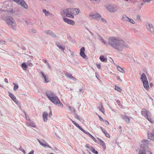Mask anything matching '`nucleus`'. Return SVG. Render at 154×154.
<instances>
[{"instance_id": "nucleus-1", "label": "nucleus", "mask_w": 154, "mask_h": 154, "mask_svg": "<svg viewBox=\"0 0 154 154\" xmlns=\"http://www.w3.org/2000/svg\"><path fill=\"white\" fill-rule=\"evenodd\" d=\"M108 44L115 49L122 51L125 48L129 47L128 45L122 39L116 37H110Z\"/></svg>"}, {"instance_id": "nucleus-2", "label": "nucleus", "mask_w": 154, "mask_h": 154, "mask_svg": "<svg viewBox=\"0 0 154 154\" xmlns=\"http://www.w3.org/2000/svg\"><path fill=\"white\" fill-rule=\"evenodd\" d=\"M46 94L48 98L54 104L63 107V104L60 102L58 97L54 93L51 91H48L46 92Z\"/></svg>"}, {"instance_id": "nucleus-3", "label": "nucleus", "mask_w": 154, "mask_h": 154, "mask_svg": "<svg viewBox=\"0 0 154 154\" xmlns=\"http://www.w3.org/2000/svg\"><path fill=\"white\" fill-rule=\"evenodd\" d=\"M5 22L10 28L16 30L17 24L14 20L12 17L7 18L5 20Z\"/></svg>"}, {"instance_id": "nucleus-4", "label": "nucleus", "mask_w": 154, "mask_h": 154, "mask_svg": "<svg viewBox=\"0 0 154 154\" xmlns=\"http://www.w3.org/2000/svg\"><path fill=\"white\" fill-rule=\"evenodd\" d=\"M140 79L143 83L144 88L146 90H148L149 88L148 82L146 76L144 73L142 74Z\"/></svg>"}, {"instance_id": "nucleus-5", "label": "nucleus", "mask_w": 154, "mask_h": 154, "mask_svg": "<svg viewBox=\"0 0 154 154\" xmlns=\"http://www.w3.org/2000/svg\"><path fill=\"white\" fill-rule=\"evenodd\" d=\"M64 14L66 15V16L70 17L73 18L74 16L73 15V12L72 11V8H68L63 11Z\"/></svg>"}, {"instance_id": "nucleus-6", "label": "nucleus", "mask_w": 154, "mask_h": 154, "mask_svg": "<svg viewBox=\"0 0 154 154\" xmlns=\"http://www.w3.org/2000/svg\"><path fill=\"white\" fill-rule=\"evenodd\" d=\"M145 25L146 29L150 32L153 34H154V28L152 25L150 23L146 22Z\"/></svg>"}, {"instance_id": "nucleus-7", "label": "nucleus", "mask_w": 154, "mask_h": 154, "mask_svg": "<svg viewBox=\"0 0 154 154\" xmlns=\"http://www.w3.org/2000/svg\"><path fill=\"white\" fill-rule=\"evenodd\" d=\"M106 8L108 10L112 12H116L117 11L118 9V7L113 5H109Z\"/></svg>"}, {"instance_id": "nucleus-8", "label": "nucleus", "mask_w": 154, "mask_h": 154, "mask_svg": "<svg viewBox=\"0 0 154 154\" xmlns=\"http://www.w3.org/2000/svg\"><path fill=\"white\" fill-rule=\"evenodd\" d=\"M11 1H14L18 4H20L26 9L28 8V6L23 0H10Z\"/></svg>"}, {"instance_id": "nucleus-9", "label": "nucleus", "mask_w": 154, "mask_h": 154, "mask_svg": "<svg viewBox=\"0 0 154 154\" xmlns=\"http://www.w3.org/2000/svg\"><path fill=\"white\" fill-rule=\"evenodd\" d=\"M141 114L145 118L150 115V113L149 111L145 109H143L141 110Z\"/></svg>"}, {"instance_id": "nucleus-10", "label": "nucleus", "mask_w": 154, "mask_h": 154, "mask_svg": "<svg viewBox=\"0 0 154 154\" xmlns=\"http://www.w3.org/2000/svg\"><path fill=\"white\" fill-rule=\"evenodd\" d=\"M40 73L42 75L41 77L42 78H44V79L43 82L44 83H47L48 82H49V80L48 77L44 74V73L43 72L41 71L40 72Z\"/></svg>"}, {"instance_id": "nucleus-11", "label": "nucleus", "mask_w": 154, "mask_h": 154, "mask_svg": "<svg viewBox=\"0 0 154 154\" xmlns=\"http://www.w3.org/2000/svg\"><path fill=\"white\" fill-rule=\"evenodd\" d=\"M90 16L92 17V19H96L97 20H100V19L101 18V15L98 13L94 15H90Z\"/></svg>"}, {"instance_id": "nucleus-12", "label": "nucleus", "mask_w": 154, "mask_h": 154, "mask_svg": "<svg viewBox=\"0 0 154 154\" xmlns=\"http://www.w3.org/2000/svg\"><path fill=\"white\" fill-rule=\"evenodd\" d=\"M63 20L65 22L68 24L72 25H74L75 23L74 21L65 18H63Z\"/></svg>"}, {"instance_id": "nucleus-13", "label": "nucleus", "mask_w": 154, "mask_h": 154, "mask_svg": "<svg viewBox=\"0 0 154 154\" xmlns=\"http://www.w3.org/2000/svg\"><path fill=\"white\" fill-rule=\"evenodd\" d=\"M37 140L40 144L42 146L45 147H48L49 148H51V146L47 143H46L44 140V141L45 143H44L43 142L41 141L38 139H37Z\"/></svg>"}, {"instance_id": "nucleus-14", "label": "nucleus", "mask_w": 154, "mask_h": 154, "mask_svg": "<svg viewBox=\"0 0 154 154\" xmlns=\"http://www.w3.org/2000/svg\"><path fill=\"white\" fill-rule=\"evenodd\" d=\"M85 48L84 47H82L80 50V56L83 58L85 59L86 56L84 53Z\"/></svg>"}, {"instance_id": "nucleus-15", "label": "nucleus", "mask_w": 154, "mask_h": 154, "mask_svg": "<svg viewBox=\"0 0 154 154\" xmlns=\"http://www.w3.org/2000/svg\"><path fill=\"white\" fill-rule=\"evenodd\" d=\"M138 154H146V150L143 145H140V148L139 149Z\"/></svg>"}, {"instance_id": "nucleus-16", "label": "nucleus", "mask_w": 154, "mask_h": 154, "mask_svg": "<svg viewBox=\"0 0 154 154\" xmlns=\"http://www.w3.org/2000/svg\"><path fill=\"white\" fill-rule=\"evenodd\" d=\"M97 138L98 140V142H97V143L103 146V148L104 149H105L106 148V146L105 143L101 139L99 138Z\"/></svg>"}, {"instance_id": "nucleus-17", "label": "nucleus", "mask_w": 154, "mask_h": 154, "mask_svg": "<svg viewBox=\"0 0 154 154\" xmlns=\"http://www.w3.org/2000/svg\"><path fill=\"white\" fill-rule=\"evenodd\" d=\"M26 124L28 126H30L33 128H35L36 127L35 123L31 120L26 122Z\"/></svg>"}, {"instance_id": "nucleus-18", "label": "nucleus", "mask_w": 154, "mask_h": 154, "mask_svg": "<svg viewBox=\"0 0 154 154\" xmlns=\"http://www.w3.org/2000/svg\"><path fill=\"white\" fill-rule=\"evenodd\" d=\"M121 117L127 123H129L130 119L127 115H125L124 116H122Z\"/></svg>"}, {"instance_id": "nucleus-19", "label": "nucleus", "mask_w": 154, "mask_h": 154, "mask_svg": "<svg viewBox=\"0 0 154 154\" xmlns=\"http://www.w3.org/2000/svg\"><path fill=\"white\" fill-rule=\"evenodd\" d=\"M66 76L69 79H72L75 81L76 79L70 73L66 72L65 74Z\"/></svg>"}, {"instance_id": "nucleus-20", "label": "nucleus", "mask_w": 154, "mask_h": 154, "mask_svg": "<svg viewBox=\"0 0 154 154\" xmlns=\"http://www.w3.org/2000/svg\"><path fill=\"white\" fill-rule=\"evenodd\" d=\"M48 113L46 112H44L43 114V121L45 122H46L48 120Z\"/></svg>"}, {"instance_id": "nucleus-21", "label": "nucleus", "mask_w": 154, "mask_h": 154, "mask_svg": "<svg viewBox=\"0 0 154 154\" xmlns=\"http://www.w3.org/2000/svg\"><path fill=\"white\" fill-rule=\"evenodd\" d=\"M72 11L73 12V15H77L80 13V10L78 8H72Z\"/></svg>"}, {"instance_id": "nucleus-22", "label": "nucleus", "mask_w": 154, "mask_h": 154, "mask_svg": "<svg viewBox=\"0 0 154 154\" xmlns=\"http://www.w3.org/2000/svg\"><path fill=\"white\" fill-rule=\"evenodd\" d=\"M100 60L103 62H106L107 60L106 58H105L103 55H101L99 57Z\"/></svg>"}, {"instance_id": "nucleus-23", "label": "nucleus", "mask_w": 154, "mask_h": 154, "mask_svg": "<svg viewBox=\"0 0 154 154\" xmlns=\"http://www.w3.org/2000/svg\"><path fill=\"white\" fill-rule=\"evenodd\" d=\"M56 44L57 45L60 49L64 51V50L65 49V46H63L59 42H57Z\"/></svg>"}, {"instance_id": "nucleus-24", "label": "nucleus", "mask_w": 154, "mask_h": 154, "mask_svg": "<svg viewBox=\"0 0 154 154\" xmlns=\"http://www.w3.org/2000/svg\"><path fill=\"white\" fill-rule=\"evenodd\" d=\"M98 109L99 111H101L103 113H104V109L102 104H100V105L98 107Z\"/></svg>"}, {"instance_id": "nucleus-25", "label": "nucleus", "mask_w": 154, "mask_h": 154, "mask_svg": "<svg viewBox=\"0 0 154 154\" xmlns=\"http://www.w3.org/2000/svg\"><path fill=\"white\" fill-rule=\"evenodd\" d=\"M70 119L72 123L79 129L81 131V130H82V128L79 125L75 122L73 121L71 119Z\"/></svg>"}, {"instance_id": "nucleus-26", "label": "nucleus", "mask_w": 154, "mask_h": 154, "mask_svg": "<svg viewBox=\"0 0 154 154\" xmlns=\"http://www.w3.org/2000/svg\"><path fill=\"white\" fill-rule=\"evenodd\" d=\"M149 142V141L146 140H144L142 141V142L143 144L142 145L143 146L144 148H145V146H146V144H148Z\"/></svg>"}, {"instance_id": "nucleus-27", "label": "nucleus", "mask_w": 154, "mask_h": 154, "mask_svg": "<svg viewBox=\"0 0 154 154\" xmlns=\"http://www.w3.org/2000/svg\"><path fill=\"white\" fill-rule=\"evenodd\" d=\"M116 67L118 70L120 72L122 73H124L125 72V71L123 68H121L119 66H116Z\"/></svg>"}, {"instance_id": "nucleus-28", "label": "nucleus", "mask_w": 154, "mask_h": 154, "mask_svg": "<svg viewBox=\"0 0 154 154\" xmlns=\"http://www.w3.org/2000/svg\"><path fill=\"white\" fill-rule=\"evenodd\" d=\"M129 18L126 15H123L122 18V20L124 21H128Z\"/></svg>"}, {"instance_id": "nucleus-29", "label": "nucleus", "mask_w": 154, "mask_h": 154, "mask_svg": "<svg viewBox=\"0 0 154 154\" xmlns=\"http://www.w3.org/2000/svg\"><path fill=\"white\" fill-rule=\"evenodd\" d=\"M9 97L13 101L16 100V97L13 94L10 93H9Z\"/></svg>"}, {"instance_id": "nucleus-30", "label": "nucleus", "mask_w": 154, "mask_h": 154, "mask_svg": "<svg viewBox=\"0 0 154 154\" xmlns=\"http://www.w3.org/2000/svg\"><path fill=\"white\" fill-rule=\"evenodd\" d=\"M43 12L45 14V15L46 16H48L50 15H51V14H50L49 12L48 11H47V10L46 9H44L43 10Z\"/></svg>"}, {"instance_id": "nucleus-31", "label": "nucleus", "mask_w": 154, "mask_h": 154, "mask_svg": "<svg viewBox=\"0 0 154 154\" xmlns=\"http://www.w3.org/2000/svg\"><path fill=\"white\" fill-rule=\"evenodd\" d=\"M148 137V138L149 139L150 137L149 136H151L152 135V136H154V129H153L152 131V132L150 133H148L147 134Z\"/></svg>"}, {"instance_id": "nucleus-32", "label": "nucleus", "mask_w": 154, "mask_h": 154, "mask_svg": "<svg viewBox=\"0 0 154 154\" xmlns=\"http://www.w3.org/2000/svg\"><path fill=\"white\" fill-rule=\"evenodd\" d=\"M147 120H148L150 122L153 123L154 122V121L152 120L151 118L150 115L149 116L147 117L146 118Z\"/></svg>"}, {"instance_id": "nucleus-33", "label": "nucleus", "mask_w": 154, "mask_h": 154, "mask_svg": "<svg viewBox=\"0 0 154 154\" xmlns=\"http://www.w3.org/2000/svg\"><path fill=\"white\" fill-rule=\"evenodd\" d=\"M27 66L26 64L25 63H23L22 64V67L24 70H26Z\"/></svg>"}, {"instance_id": "nucleus-34", "label": "nucleus", "mask_w": 154, "mask_h": 154, "mask_svg": "<svg viewBox=\"0 0 154 154\" xmlns=\"http://www.w3.org/2000/svg\"><path fill=\"white\" fill-rule=\"evenodd\" d=\"M90 150L94 154H98V152L95 150V149L92 147H91L90 148Z\"/></svg>"}, {"instance_id": "nucleus-35", "label": "nucleus", "mask_w": 154, "mask_h": 154, "mask_svg": "<svg viewBox=\"0 0 154 154\" xmlns=\"http://www.w3.org/2000/svg\"><path fill=\"white\" fill-rule=\"evenodd\" d=\"M115 90L119 91V92H121L122 91V89L119 87L117 86H115Z\"/></svg>"}, {"instance_id": "nucleus-36", "label": "nucleus", "mask_w": 154, "mask_h": 154, "mask_svg": "<svg viewBox=\"0 0 154 154\" xmlns=\"http://www.w3.org/2000/svg\"><path fill=\"white\" fill-rule=\"evenodd\" d=\"M15 103L19 107H20L21 104L16 99V100L14 101Z\"/></svg>"}, {"instance_id": "nucleus-37", "label": "nucleus", "mask_w": 154, "mask_h": 154, "mask_svg": "<svg viewBox=\"0 0 154 154\" xmlns=\"http://www.w3.org/2000/svg\"><path fill=\"white\" fill-rule=\"evenodd\" d=\"M52 31L50 30H48L46 31H45L44 32L47 34H49L51 35Z\"/></svg>"}, {"instance_id": "nucleus-38", "label": "nucleus", "mask_w": 154, "mask_h": 154, "mask_svg": "<svg viewBox=\"0 0 154 154\" xmlns=\"http://www.w3.org/2000/svg\"><path fill=\"white\" fill-rule=\"evenodd\" d=\"M14 85V91H16L17 89H18V86L17 85L13 83Z\"/></svg>"}, {"instance_id": "nucleus-39", "label": "nucleus", "mask_w": 154, "mask_h": 154, "mask_svg": "<svg viewBox=\"0 0 154 154\" xmlns=\"http://www.w3.org/2000/svg\"><path fill=\"white\" fill-rule=\"evenodd\" d=\"M26 64L27 66H29L30 67H32L33 65L30 62H27Z\"/></svg>"}, {"instance_id": "nucleus-40", "label": "nucleus", "mask_w": 154, "mask_h": 154, "mask_svg": "<svg viewBox=\"0 0 154 154\" xmlns=\"http://www.w3.org/2000/svg\"><path fill=\"white\" fill-rule=\"evenodd\" d=\"M128 21L133 24H134L135 23V22L134 21V20L132 19H130L129 18V20H128Z\"/></svg>"}, {"instance_id": "nucleus-41", "label": "nucleus", "mask_w": 154, "mask_h": 154, "mask_svg": "<svg viewBox=\"0 0 154 154\" xmlns=\"http://www.w3.org/2000/svg\"><path fill=\"white\" fill-rule=\"evenodd\" d=\"M137 20L139 22H140L141 21V19L139 15H137L136 17Z\"/></svg>"}, {"instance_id": "nucleus-42", "label": "nucleus", "mask_w": 154, "mask_h": 154, "mask_svg": "<svg viewBox=\"0 0 154 154\" xmlns=\"http://www.w3.org/2000/svg\"><path fill=\"white\" fill-rule=\"evenodd\" d=\"M100 20H101V21L103 22V23H106V21L105 20V19H104V18H101L100 19Z\"/></svg>"}, {"instance_id": "nucleus-43", "label": "nucleus", "mask_w": 154, "mask_h": 154, "mask_svg": "<svg viewBox=\"0 0 154 154\" xmlns=\"http://www.w3.org/2000/svg\"><path fill=\"white\" fill-rule=\"evenodd\" d=\"M81 131H82L85 134H86L88 135L89 134H90V133H88V132H87V131H85L83 129L82 130H81Z\"/></svg>"}, {"instance_id": "nucleus-44", "label": "nucleus", "mask_w": 154, "mask_h": 154, "mask_svg": "<svg viewBox=\"0 0 154 154\" xmlns=\"http://www.w3.org/2000/svg\"><path fill=\"white\" fill-rule=\"evenodd\" d=\"M25 116L26 119V122L27 121H29L30 120V119L29 118V117L26 115V114L25 113Z\"/></svg>"}, {"instance_id": "nucleus-45", "label": "nucleus", "mask_w": 154, "mask_h": 154, "mask_svg": "<svg viewBox=\"0 0 154 154\" xmlns=\"http://www.w3.org/2000/svg\"><path fill=\"white\" fill-rule=\"evenodd\" d=\"M18 150L22 151L23 152L24 154L25 153V151L22 148V147H20V148L18 149Z\"/></svg>"}, {"instance_id": "nucleus-46", "label": "nucleus", "mask_w": 154, "mask_h": 154, "mask_svg": "<svg viewBox=\"0 0 154 154\" xmlns=\"http://www.w3.org/2000/svg\"><path fill=\"white\" fill-rule=\"evenodd\" d=\"M104 134H105L106 136V137H108V138H109L110 137V135H109V134H108V133H106V131L105 133H104Z\"/></svg>"}, {"instance_id": "nucleus-47", "label": "nucleus", "mask_w": 154, "mask_h": 154, "mask_svg": "<svg viewBox=\"0 0 154 154\" xmlns=\"http://www.w3.org/2000/svg\"><path fill=\"white\" fill-rule=\"evenodd\" d=\"M50 35L53 37H56V35L53 32Z\"/></svg>"}, {"instance_id": "nucleus-48", "label": "nucleus", "mask_w": 154, "mask_h": 154, "mask_svg": "<svg viewBox=\"0 0 154 154\" xmlns=\"http://www.w3.org/2000/svg\"><path fill=\"white\" fill-rule=\"evenodd\" d=\"M75 117L77 119L79 120H80V118L78 115H77L76 114H75Z\"/></svg>"}, {"instance_id": "nucleus-49", "label": "nucleus", "mask_w": 154, "mask_h": 154, "mask_svg": "<svg viewBox=\"0 0 154 154\" xmlns=\"http://www.w3.org/2000/svg\"><path fill=\"white\" fill-rule=\"evenodd\" d=\"M152 135L151 136H149L150 137V140H152L154 141V136H152Z\"/></svg>"}, {"instance_id": "nucleus-50", "label": "nucleus", "mask_w": 154, "mask_h": 154, "mask_svg": "<svg viewBox=\"0 0 154 154\" xmlns=\"http://www.w3.org/2000/svg\"><path fill=\"white\" fill-rule=\"evenodd\" d=\"M91 1L94 3H96L99 1V0H90Z\"/></svg>"}, {"instance_id": "nucleus-51", "label": "nucleus", "mask_w": 154, "mask_h": 154, "mask_svg": "<svg viewBox=\"0 0 154 154\" xmlns=\"http://www.w3.org/2000/svg\"><path fill=\"white\" fill-rule=\"evenodd\" d=\"M151 1V0H143V2L145 3L146 2L149 3V2Z\"/></svg>"}, {"instance_id": "nucleus-52", "label": "nucleus", "mask_w": 154, "mask_h": 154, "mask_svg": "<svg viewBox=\"0 0 154 154\" xmlns=\"http://www.w3.org/2000/svg\"><path fill=\"white\" fill-rule=\"evenodd\" d=\"M116 79L118 80H119L120 82H122V80L120 78L119 76H117Z\"/></svg>"}, {"instance_id": "nucleus-53", "label": "nucleus", "mask_w": 154, "mask_h": 154, "mask_svg": "<svg viewBox=\"0 0 154 154\" xmlns=\"http://www.w3.org/2000/svg\"><path fill=\"white\" fill-rule=\"evenodd\" d=\"M98 117L99 118V119L100 120V121H103V119H102V118L99 115H98Z\"/></svg>"}, {"instance_id": "nucleus-54", "label": "nucleus", "mask_w": 154, "mask_h": 154, "mask_svg": "<svg viewBox=\"0 0 154 154\" xmlns=\"http://www.w3.org/2000/svg\"><path fill=\"white\" fill-rule=\"evenodd\" d=\"M0 43L2 45H3L5 44V42L4 41H1Z\"/></svg>"}, {"instance_id": "nucleus-55", "label": "nucleus", "mask_w": 154, "mask_h": 154, "mask_svg": "<svg viewBox=\"0 0 154 154\" xmlns=\"http://www.w3.org/2000/svg\"><path fill=\"white\" fill-rule=\"evenodd\" d=\"M97 67L99 69L100 68L101 66H100V64H96Z\"/></svg>"}, {"instance_id": "nucleus-56", "label": "nucleus", "mask_w": 154, "mask_h": 154, "mask_svg": "<svg viewBox=\"0 0 154 154\" xmlns=\"http://www.w3.org/2000/svg\"><path fill=\"white\" fill-rule=\"evenodd\" d=\"M101 41L103 42L104 44H106V42L104 41V40L103 39Z\"/></svg>"}, {"instance_id": "nucleus-57", "label": "nucleus", "mask_w": 154, "mask_h": 154, "mask_svg": "<svg viewBox=\"0 0 154 154\" xmlns=\"http://www.w3.org/2000/svg\"><path fill=\"white\" fill-rule=\"evenodd\" d=\"M85 147L86 148H88V149H89L90 150V149H91L90 148H91V147H90L88 145V144H87L86 145Z\"/></svg>"}, {"instance_id": "nucleus-58", "label": "nucleus", "mask_w": 154, "mask_h": 154, "mask_svg": "<svg viewBox=\"0 0 154 154\" xmlns=\"http://www.w3.org/2000/svg\"><path fill=\"white\" fill-rule=\"evenodd\" d=\"M34 151L33 150H32L31 151H30L28 154H34Z\"/></svg>"}, {"instance_id": "nucleus-59", "label": "nucleus", "mask_w": 154, "mask_h": 154, "mask_svg": "<svg viewBox=\"0 0 154 154\" xmlns=\"http://www.w3.org/2000/svg\"><path fill=\"white\" fill-rule=\"evenodd\" d=\"M100 128L101 130H102V131L104 133L106 132L105 130L104 129H103L102 127H100Z\"/></svg>"}, {"instance_id": "nucleus-60", "label": "nucleus", "mask_w": 154, "mask_h": 154, "mask_svg": "<svg viewBox=\"0 0 154 154\" xmlns=\"http://www.w3.org/2000/svg\"><path fill=\"white\" fill-rule=\"evenodd\" d=\"M4 81L6 83H8V79H7L5 78L4 79Z\"/></svg>"}, {"instance_id": "nucleus-61", "label": "nucleus", "mask_w": 154, "mask_h": 154, "mask_svg": "<svg viewBox=\"0 0 154 154\" xmlns=\"http://www.w3.org/2000/svg\"><path fill=\"white\" fill-rule=\"evenodd\" d=\"M52 114V112L51 111H50L49 113V117H51Z\"/></svg>"}, {"instance_id": "nucleus-62", "label": "nucleus", "mask_w": 154, "mask_h": 154, "mask_svg": "<svg viewBox=\"0 0 154 154\" xmlns=\"http://www.w3.org/2000/svg\"><path fill=\"white\" fill-rule=\"evenodd\" d=\"M70 52H71V55H72V57H73L74 55V53L73 52H72L70 51Z\"/></svg>"}, {"instance_id": "nucleus-63", "label": "nucleus", "mask_w": 154, "mask_h": 154, "mask_svg": "<svg viewBox=\"0 0 154 154\" xmlns=\"http://www.w3.org/2000/svg\"><path fill=\"white\" fill-rule=\"evenodd\" d=\"M88 136L90 137L92 139L94 137L90 134Z\"/></svg>"}, {"instance_id": "nucleus-64", "label": "nucleus", "mask_w": 154, "mask_h": 154, "mask_svg": "<svg viewBox=\"0 0 154 154\" xmlns=\"http://www.w3.org/2000/svg\"><path fill=\"white\" fill-rule=\"evenodd\" d=\"M105 124H106V125H109V122L107 121V120H106L105 121Z\"/></svg>"}]
</instances>
